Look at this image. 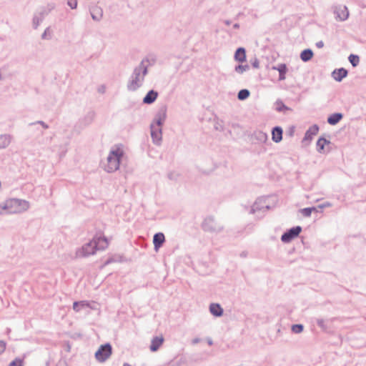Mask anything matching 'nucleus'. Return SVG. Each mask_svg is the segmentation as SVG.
<instances>
[{
  "label": "nucleus",
  "mask_w": 366,
  "mask_h": 366,
  "mask_svg": "<svg viewBox=\"0 0 366 366\" xmlns=\"http://www.w3.org/2000/svg\"><path fill=\"white\" fill-rule=\"evenodd\" d=\"M29 207V204L25 200L11 199L0 204V214L19 213L27 210Z\"/></svg>",
  "instance_id": "1"
},
{
  "label": "nucleus",
  "mask_w": 366,
  "mask_h": 366,
  "mask_svg": "<svg viewBox=\"0 0 366 366\" xmlns=\"http://www.w3.org/2000/svg\"><path fill=\"white\" fill-rule=\"evenodd\" d=\"M123 155L124 151L121 147L116 146L112 148L107 158L106 162L104 163V169L108 172L117 170Z\"/></svg>",
  "instance_id": "2"
},
{
  "label": "nucleus",
  "mask_w": 366,
  "mask_h": 366,
  "mask_svg": "<svg viewBox=\"0 0 366 366\" xmlns=\"http://www.w3.org/2000/svg\"><path fill=\"white\" fill-rule=\"evenodd\" d=\"M112 348L109 344L101 345L95 353L96 359L101 362L106 361L112 355Z\"/></svg>",
  "instance_id": "3"
},
{
  "label": "nucleus",
  "mask_w": 366,
  "mask_h": 366,
  "mask_svg": "<svg viewBox=\"0 0 366 366\" xmlns=\"http://www.w3.org/2000/svg\"><path fill=\"white\" fill-rule=\"evenodd\" d=\"M97 249L94 245V243L92 242H89V243L84 245L76 253L77 256L79 257H85L89 256L91 254H94L96 252Z\"/></svg>",
  "instance_id": "4"
},
{
  "label": "nucleus",
  "mask_w": 366,
  "mask_h": 366,
  "mask_svg": "<svg viewBox=\"0 0 366 366\" xmlns=\"http://www.w3.org/2000/svg\"><path fill=\"white\" fill-rule=\"evenodd\" d=\"M151 135L156 144L159 143L162 140V126L159 121L151 125Z\"/></svg>",
  "instance_id": "5"
},
{
  "label": "nucleus",
  "mask_w": 366,
  "mask_h": 366,
  "mask_svg": "<svg viewBox=\"0 0 366 366\" xmlns=\"http://www.w3.org/2000/svg\"><path fill=\"white\" fill-rule=\"evenodd\" d=\"M302 231V228L300 226L292 227L287 232L282 235L281 240L283 242H290L292 239L297 237Z\"/></svg>",
  "instance_id": "6"
},
{
  "label": "nucleus",
  "mask_w": 366,
  "mask_h": 366,
  "mask_svg": "<svg viewBox=\"0 0 366 366\" xmlns=\"http://www.w3.org/2000/svg\"><path fill=\"white\" fill-rule=\"evenodd\" d=\"M92 243H94L97 250L104 249L108 246V241L104 237H95L92 240Z\"/></svg>",
  "instance_id": "7"
},
{
  "label": "nucleus",
  "mask_w": 366,
  "mask_h": 366,
  "mask_svg": "<svg viewBox=\"0 0 366 366\" xmlns=\"http://www.w3.org/2000/svg\"><path fill=\"white\" fill-rule=\"evenodd\" d=\"M163 342L164 337L162 335L153 338L150 345L151 351L156 352L162 346Z\"/></svg>",
  "instance_id": "8"
},
{
  "label": "nucleus",
  "mask_w": 366,
  "mask_h": 366,
  "mask_svg": "<svg viewBox=\"0 0 366 366\" xmlns=\"http://www.w3.org/2000/svg\"><path fill=\"white\" fill-rule=\"evenodd\" d=\"M165 240V237L163 233H157L154 234L153 238V243L156 250H158L159 248L162 245Z\"/></svg>",
  "instance_id": "9"
},
{
  "label": "nucleus",
  "mask_w": 366,
  "mask_h": 366,
  "mask_svg": "<svg viewBox=\"0 0 366 366\" xmlns=\"http://www.w3.org/2000/svg\"><path fill=\"white\" fill-rule=\"evenodd\" d=\"M347 74V71L346 69L341 68L339 69H336L332 72V77L338 81H340L343 78H345Z\"/></svg>",
  "instance_id": "10"
},
{
  "label": "nucleus",
  "mask_w": 366,
  "mask_h": 366,
  "mask_svg": "<svg viewBox=\"0 0 366 366\" xmlns=\"http://www.w3.org/2000/svg\"><path fill=\"white\" fill-rule=\"evenodd\" d=\"M272 140L275 142H280L282 139V129L279 127H276L272 129Z\"/></svg>",
  "instance_id": "11"
},
{
  "label": "nucleus",
  "mask_w": 366,
  "mask_h": 366,
  "mask_svg": "<svg viewBox=\"0 0 366 366\" xmlns=\"http://www.w3.org/2000/svg\"><path fill=\"white\" fill-rule=\"evenodd\" d=\"M272 69L274 70H277L279 71V73H280L279 79L280 81L285 79V74L287 71V68L286 64H281L278 65L277 66H273Z\"/></svg>",
  "instance_id": "12"
},
{
  "label": "nucleus",
  "mask_w": 366,
  "mask_h": 366,
  "mask_svg": "<svg viewBox=\"0 0 366 366\" xmlns=\"http://www.w3.org/2000/svg\"><path fill=\"white\" fill-rule=\"evenodd\" d=\"M157 92L151 90L149 91L143 99L144 103L151 104L154 102L157 97Z\"/></svg>",
  "instance_id": "13"
},
{
  "label": "nucleus",
  "mask_w": 366,
  "mask_h": 366,
  "mask_svg": "<svg viewBox=\"0 0 366 366\" xmlns=\"http://www.w3.org/2000/svg\"><path fill=\"white\" fill-rule=\"evenodd\" d=\"M234 59L236 61L239 62L245 61L246 60V52L244 49L239 48L234 54Z\"/></svg>",
  "instance_id": "14"
},
{
  "label": "nucleus",
  "mask_w": 366,
  "mask_h": 366,
  "mask_svg": "<svg viewBox=\"0 0 366 366\" xmlns=\"http://www.w3.org/2000/svg\"><path fill=\"white\" fill-rule=\"evenodd\" d=\"M209 310L212 315L217 317L221 316L223 312L222 307L218 304H212L209 307Z\"/></svg>",
  "instance_id": "15"
},
{
  "label": "nucleus",
  "mask_w": 366,
  "mask_h": 366,
  "mask_svg": "<svg viewBox=\"0 0 366 366\" xmlns=\"http://www.w3.org/2000/svg\"><path fill=\"white\" fill-rule=\"evenodd\" d=\"M89 303L86 301L75 302L73 304V309L76 312H79L81 308L89 307Z\"/></svg>",
  "instance_id": "16"
},
{
  "label": "nucleus",
  "mask_w": 366,
  "mask_h": 366,
  "mask_svg": "<svg viewBox=\"0 0 366 366\" xmlns=\"http://www.w3.org/2000/svg\"><path fill=\"white\" fill-rule=\"evenodd\" d=\"M89 303L86 301L75 302L73 304V309L76 312H79L81 308L89 307Z\"/></svg>",
  "instance_id": "17"
},
{
  "label": "nucleus",
  "mask_w": 366,
  "mask_h": 366,
  "mask_svg": "<svg viewBox=\"0 0 366 366\" xmlns=\"http://www.w3.org/2000/svg\"><path fill=\"white\" fill-rule=\"evenodd\" d=\"M313 56V53L310 49H305L300 54L301 59L304 61L310 60Z\"/></svg>",
  "instance_id": "18"
},
{
  "label": "nucleus",
  "mask_w": 366,
  "mask_h": 366,
  "mask_svg": "<svg viewBox=\"0 0 366 366\" xmlns=\"http://www.w3.org/2000/svg\"><path fill=\"white\" fill-rule=\"evenodd\" d=\"M329 143L330 142L324 138L319 139L317 142V148L318 152H322L324 151L325 145L329 144Z\"/></svg>",
  "instance_id": "19"
},
{
  "label": "nucleus",
  "mask_w": 366,
  "mask_h": 366,
  "mask_svg": "<svg viewBox=\"0 0 366 366\" xmlns=\"http://www.w3.org/2000/svg\"><path fill=\"white\" fill-rule=\"evenodd\" d=\"M318 127L317 126H313L310 128V129L305 134V138L312 139L313 135H316L318 132Z\"/></svg>",
  "instance_id": "20"
},
{
  "label": "nucleus",
  "mask_w": 366,
  "mask_h": 366,
  "mask_svg": "<svg viewBox=\"0 0 366 366\" xmlns=\"http://www.w3.org/2000/svg\"><path fill=\"white\" fill-rule=\"evenodd\" d=\"M337 16L340 20H345L348 16V12L345 7L340 9L337 11Z\"/></svg>",
  "instance_id": "21"
},
{
  "label": "nucleus",
  "mask_w": 366,
  "mask_h": 366,
  "mask_svg": "<svg viewBox=\"0 0 366 366\" xmlns=\"http://www.w3.org/2000/svg\"><path fill=\"white\" fill-rule=\"evenodd\" d=\"M342 119V114H334L328 118V122L330 124H337Z\"/></svg>",
  "instance_id": "22"
},
{
  "label": "nucleus",
  "mask_w": 366,
  "mask_h": 366,
  "mask_svg": "<svg viewBox=\"0 0 366 366\" xmlns=\"http://www.w3.org/2000/svg\"><path fill=\"white\" fill-rule=\"evenodd\" d=\"M10 143V139L6 135L0 136V148H5Z\"/></svg>",
  "instance_id": "23"
},
{
  "label": "nucleus",
  "mask_w": 366,
  "mask_h": 366,
  "mask_svg": "<svg viewBox=\"0 0 366 366\" xmlns=\"http://www.w3.org/2000/svg\"><path fill=\"white\" fill-rule=\"evenodd\" d=\"M349 61L353 66H356L360 62V58L357 55L350 54L349 56Z\"/></svg>",
  "instance_id": "24"
},
{
  "label": "nucleus",
  "mask_w": 366,
  "mask_h": 366,
  "mask_svg": "<svg viewBox=\"0 0 366 366\" xmlns=\"http://www.w3.org/2000/svg\"><path fill=\"white\" fill-rule=\"evenodd\" d=\"M249 96V92L247 89H242L238 93V98L240 100L246 99Z\"/></svg>",
  "instance_id": "25"
},
{
  "label": "nucleus",
  "mask_w": 366,
  "mask_h": 366,
  "mask_svg": "<svg viewBox=\"0 0 366 366\" xmlns=\"http://www.w3.org/2000/svg\"><path fill=\"white\" fill-rule=\"evenodd\" d=\"M314 211H316L315 207H308L301 209L300 212L305 217H310Z\"/></svg>",
  "instance_id": "26"
},
{
  "label": "nucleus",
  "mask_w": 366,
  "mask_h": 366,
  "mask_svg": "<svg viewBox=\"0 0 366 366\" xmlns=\"http://www.w3.org/2000/svg\"><path fill=\"white\" fill-rule=\"evenodd\" d=\"M247 69H249L248 65H239L235 68V71L239 74H242L244 71H247Z\"/></svg>",
  "instance_id": "27"
},
{
  "label": "nucleus",
  "mask_w": 366,
  "mask_h": 366,
  "mask_svg": "<svg viewBox=\"0 0 366 366\" xmlns=\"http://www.w3.org/2000/svg\"><path fill=\"white\" fill-rule=\"evenodd\" d=\"M292 330L295 333H300L303 330V326L302 325H295L292 326Z\"/></svg>",
  "instance_id": "28"
},
{
  "label": "nucleus",
  "mask_w": 366,
  "mask_h": 366,
  "mask_svg": "<svg viewBox=\"0 0 366 366\" xmlns=\"http://www.w3.org/2000/svg\"><path fill=\"white\" fill-rule=\"evenodd\" d=\"M276 109L278 111H283L284 109H287V107L280 101L276 102Z\"/></svg>",
  "instance_id": "29"
},
{
  "label": "nucleus",
  "mask_w": 366,
  "mask_h": 366,
  "mask_svg": "<svg viewBox=\"0 0 366 366\" xmlns=\"http://www.w3.org/2000/svg\"><path fill=\"white\" fill-rule=\"evenodd\" d=\"M10 366H23V361L21 359H15L14 361H12L10 365Z\"/></svg>",
  "instance_id": "30"
},
{
  "label": "nucleus",
  "mask_w": 366,
  "mask_h": 366,
  "mask_svg": "<svg viewBox=\"0 0 366 366\" xmlns=\"http://www.w3.org/2000/svg\"><path fill=\"white\" fill-rule=\"evenodd\" d=\"M68 5L71 9H75L77 6V1L76 0H68Z\"/></svg>",
  "instance_id": "31"
},
{
  "label": "nucleus",
  "mask_w": 366,
  "mask_h": 366,
  "mask_svg": "<svg viewBox=\"0 0 366 366\" xmlns=\"http://www.w3.org/2000/svg\"><path fill=\"white\" fill-rule=\"evenodd\" d=\"M6 350V342L0 340V354L3 353Z\"/></svg>",
  "instance_id": "32"
},
{
  "label": "nucleus",
  "mask_w": 366,
  "mask_h": 366,
  "mask_svg": "<svg viewBox=\"0 0 366 366\" xmlns=\"http://www.w3.org/2000/svg\"><path fill=\"white\" fill-rule=\"evenodd\" d=\"M252 65L254 68H258L259 67L258 60L255 59V61L252 63Z\"/></svg>",
  "instance_id": "33"
},
{
  "label": "nucleus",
  "mask_w": 366,
  "mask_h": 366,
  "mask_svg": "<svg viewBox=\"0 0 366 366\" xmlns=\"http://www.w3.org/2000/svg\"><path fill=\"white\" fill-rule=\"evenodd\" d=\"M316 45H317V46L318 48H322V47H323V46H324V43H323V41H320L317 42V43L316 44Z\"/></svg>",
  "instance_id": "34"
},
{
  "label": "nucleus",
  "mask_w": 366,
  "mask_h": 366,
  "mask_svg": "<svg viewBox=\"0 0 366 366\" xmlns=\"http://www.w3.org/2000/svg\"><path fill=\"white\" fill-rule=\"evenodd\" d=\"M260 134H261V136H262V137L263 139H267V134H266L265 133H261Z\"/></svg>",
  "instance_id": "35"
},
{
  "label": "nucleus",
  "mask_w": 366,
  "mask_h": 366,
  "mask_svg": "<svg viewBox=\"0 0 366 366\" xmlns=\"http://www.w3.org/2000/svg\"><path fill=\"white\" fill-rule=\"evenodd\" d=\"M130 87L133 89H135V86H133L132 85H131Z\"/></svg>",
  "instance_id": "36"
}]
</instances>
